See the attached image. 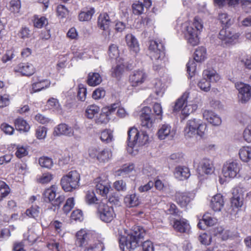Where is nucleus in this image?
I'll return each instance as SVG.
<instances>
[{"label":"nucleus","mask_w":251,"mask_h":251,"mask_svg":"<svg viewBox=\"0 0 251 251\" xmlns=\"http://www.w3.org/2000/svg\"><path fill=\"white\" fill-rule=\"evenodd\" d=\"M151 110L150 107H144L141 111V129L131 127L128 131L127 151L133 153V149L138 146L146 144L149 140L148 132L152 126L153 121L151 118ZM136 150V149H135Z\"/></svg>","instance_id":"1"},{"label":"nucleus","mask_w":251,"mask_h":251,"mask_svg":"<svg viewBox=\"0 0 251 251\" xmlns=\"http://www.w3.org/2000/svg\"><path fill=\"white\" fill-rule=\"evenodd\" d=\"M146 235L145 229L140 226H134L131 233L120 239V248L123 251H132L137 248Z\"/></svg>","instance_id":"2"},{"label":"nucleus","mask_w":251,"mask_h":251,"mask_svg":"<svg viewBox=\"0 0 251 251\" xmlns=\"http://www.w3.org/2000/svg\"><path fill=\"white\" fill-rule=\"evenodd\" d=\"M182 28L188 42L192 46L197 45L199 42L198 35L203 28L201 20L195 17L191 24L184 23Z\"/></svg>","instance_id":"3"},{"label":"nucleus","mask_w":251,"mask_h":251,"mask_svg":"<svg viewBox=\"0 0 251 251\" xmlns=\"http://www.w3.org/2000/svg\"><path fill=\"white\" fill-rule=\"evenodd\" d=\"M151 58L153 61V69L159 71L163 69L164 65L165 51L162 43L156 41H151L149 47Z\"/></svg>","instance_id":"4"},{"label":"nucleus","mask_w":251,"mask_h":251,"mask_svg":"<svg viewBox=\"0 0 251 251\" xmlns=\"http://www.w3.org/2000/svg\"><path fill=\"white\" fill-rule=\"evenodd\" d=\"M207 126L200 120L193 119L187 121L184 133L186 138H202L206 131Z\"/></svg>","instance_id":"5"},{"label":"nucleus","mask_w":251,"mask_h":251,"mask_svg":"<svg viewBox=\"0 0 251 251\" xmlns=\"http://www.w3.org/2000/svg\"><path fill=\"white\" fill-rule=\"evenodd\" d=\"M197 108V104L192 102L190 97V93L186 91L177 100L173 110L177 111L181 109L182 115L186 117L194 112Z\"/></svg>","instance_id":"6"},{"label":"nucleus","mask_w":251,"mask_h":251,"mask_svg":"<svg viewBox=\"0 0 251 251\" xmlns=\"http://www.w3.org/2000/svg\"><path fill=\"white\" fill-rule=\"evenodd\" d=\"M89 234H87L86 231L80 230L76 234V244L80 247L84 246L83 251H102L103 245L101 243L88 242L87 240Z\"/></svg>","instance_id":"7"},{"label":"nucleus","mask_w":251,"mask_h":251,"mask_svg":"<svg viewBox=\"0 0 251 251\" xmlns=\"http://www.w3.org/2000/svg\"><path fill=\"white\" fill-rule=\"evenodd\" d=\"M80 175L76 170L71 171L62 176L61 185L62 189L66 192H71L77 189L79 186Z\"/></svg>","instance_id":"8"},{"label":"nucleus","mask_w":251,"mask_h":251,"mask_svg":"<svg viewBox=\"0 0 251 251\" xmlns=\"http://www.w3.org/2000/svg\"><path fill=\"white\" fill-rule=\"evenodd\" d=\"M44 196L45 200H48L50 202L51 205L48 206V209L54 212L59 208L61 203L65 200V197L61 195H58L55 198L57 195L55 185H52L50 188L47 189L44 193Z\"/></svg>","instance_id":"9"},{"label":"nucleus","mask_w":251,"mask_h":251,"mask_svg":"<svg viewBox=\"0 0 251 251\" xmlns=\"http://www.w3.org/2000/svg\"><path fill=\"white\" fill-rule=\"evenodd\" d=\"M203 78L198 85L202 91L208 92L210 89V82H216L220 79V75L214 70L207 69L203 72Z\"/></svg>","instance_id":"10"},{"label":"nucleus","mask_w":251,"mask_h":251,"mask_svg":"<svg viewBox=\"0 0 251 251\" xmlns=\"http://www.w3.org/2000/svg\"><path fill=\"white\" fill-rule=\"evenodd\" d=\"M97 212L100 220L105 223L111 222L115 216L113 207L103 202L99 203Z\"/></svg>","instance_id":"11"},{"label":"nucleus","mask_w":251,"mask_h":251,"mask_svg":"<svg viewBox=\"0 0 251 251\" xmlns=\"http://www.w3.org/2000/svg\"><path fill=\"white\" fill-rule=\"evenodd\" d=\"M235 87L238 91L239 101L242 103L248 102L251 98V86L241 82H237Z\"/></svg>","instance_id":"12"},{"label":"nucleus","mask_w":251,"mask_h":251,"mask_svg":"<svg viewBox=\"0 0 251 251\" xmlns=\"http://www.w3.org/2000/svg\"><path fill=\"white\" fill-rule=\"evenodd\" d=\"M240 164L236 161H227L223 166L222 172L225 177L234 178L240 170Z\"/></svg>","instance_id":"13"},{"label":"nucleus","mask_w":251,"mask_h":251,"mask_svg":"<svg viewBox=\"0 0 251 251\" xmlns=\"http://www.w3.org/2000/svg\"><path fill=\"white\" fill-rule=\"evenodd\" d=\"M199 175L202 176L203 175H211L214 171V167L212 161L207 158H203L199 162L197 168Z\"/></svg>","instance_id":"14"},{"label":"nucleus","mask_w":251,"mask_h":251,"mask_svg":"<svg viewBox=\"0 0 251 251\" xmlns=\"http://www.w3.org/2000/svg\"><path fill=\"white\" fill-rule=\"evenodd\" d=\"M237 36L229 29H222L220 30L218 38L221 40L222 45L227 47L231 45L237 39Z\"/></svg>","instance_id":"15"},{"label":"nucleus","mask_w":251,"mask_h":251,"mask_svg":"<svg viewBox=\"0 0 251 251\" xmlns=\"http://www.w3.org/2000/svg\"><path fill=\"white\" fill-rule=\"evenodd\" d=\"M151 5V0H138L132 4L133 13L135 15H141L147 10Z\"/></svg>","instance_id":"16"},{"label":"nucleus","mask_w":251,"mask_h":251,"mask_svg":"<svg viewBox=\"0 0 251 251\" xmlns=\"http://www.w3.org/2000/svg\"><path fill=\"white\" fill-rule=\"evenodd\" d=\"M146 75L143 70L134 71L130 75L129 80L131 85L136 87L142 84L146 78Z\"/></svg>","instance_id":"17"},{"label":"nucleus","mask_w":251,"mask_h":251,"mask_svg":"<svg viewBox=\"0 0 251 251\" xmlns=\"http://www.w3.org/2000/svg\"><path fill=\"white\" fill-rule=\"evenodd\" d=\"M53 134L60 136L62 135L71 137L73 134V128L66 124H60L54 129Z\"/></svg>","instance_id":"18"},{"label":"nucleus","mask_w":251,"mask_h":251,"mask_svg":"<svg viewBox=\"0 0 251 251\" xmlns=\"http://www.w3.org/2000/svg\"><path fill=\"white\" fill-rule=\"evenodd\" d=\"M203 117L204 120L215 126H219L222 123L220 117L211 110H205L203 112Z\"/></svg>","instance_id":"19"},{"label":"nucleus","mask_w":251,"mask_h":251,"mask_svg":"<svg viewBox=\"0 0 251 251\" xmlns=\"http://www.w3.org/2000/svg\"><path fill=\"white\" fill-rule=\"evenodd\" d=\"M15 71L20 73L23 75L30 76L34 73L35 70L31 64L21 63L15 67Z\"/></svg>","instance_id":"20"},{"label":"nucleus","mask_w":251,"mask_h":251,"mask_svg":"<svg viewBox=\"0 0 251 251\" xmlns=\"http://www.w3.org/2000/svg\"><path fill=\"white\" fill-rule=\"evenodd\" d=\"M96 189L98 193L102 196H105L109 192L110 185L105 180H101L100 177L95 179Z\"/></svg>","instance_id":"21"},{"label":"nucleus","mask_w":251,"mask_h":251,"mask_svg":"<svg viewBox=\"0 0 251 251\" xmlns=\"http://www.w3.org/2000/svg\"><path fill=\"white\" fill-rule=\"evenodd\" d=\"M173 226L176 231L181 233L186 232L189 229V225L185 219L174 220Z\"/></svg>","instance_id":"22"},{"label":"nucleus","mask_w":251,"mask_h":251,"mask_svg":"<svg viewBox=\"0 0 251 251\" xmlns=\"http://www.w3.org/2000/svg\"><path fill=\"white\" fill-rule=\"evenodd\" d=\"M175 132L171 126L167 124L163 125L158 131V138L160 140L165 139L167 137L172 138Z\"/></svg>","instance_id":"23"},{"label":"nucleus","mask_w":251,"mask_h":251,"mask_svg":"<svg viewBox=\"0 0 251 251\" xmlns=\"http://www.w3.org/2000/svg\"><path fill=\"white\" fill-rule=\"evenodd\" d=\"M111 23L112 19H110L107 13H101L99 15L98 19V25L100 29L103 30L108 29Z\"/></svg>","instance_id":"24"},{"label":"nucleus","mask_w":251,"mask_h":251,"mask_svg":"<svg viewBox=\"0 0 251 251\" xmlns=\"http://www.w3.org/2000/svg\"><path fill=\"white\" fill-rule=\"evenodd\" d=\"M224 205V201L221 194H218L212 198L210 206L214 211H220Z\"/></svg>","instance_id":"25"},{"label":"nucleus","mask_w":251,"mask_h":251,"mask_svg":"<svg viewBox=\"0 0 251 251\" xmlns=\"http://www.w3.org/2000/svg\"><path fill=\"white\" fill-rule=\"evenodd\" d=\"M176 202L181 207L186 206L192 199L187 193L176 192L175 194Z\"/></svg>","instance_id":"26"},{"label":"nucleus","mask_w":251,"mask_h":251,"mask_svg":"<svg viewBox=\"0 0 251 251\" xmlns=\"http://www.w3.org/2000/svg\"><path fill=\"white\" fill-rule=\"evenodd\" d=\"M140 203L139 197L136 194L127 195L124 198V203L129 208L137 206Z\"/></svg>","instance_id":"27"},{"label":"nucleus","mask_w":251,"mask_h":251,"mask_svg":"<svg viewBox=\"0 0 251 251\" xmlns=\"http://www.w3.org/2000/svg\"><path fill=\"white\" fill-rule=\"evenodd\" d=\"M174 175L176 178L180 180L186 179L190 176L189 169L184 166L176 167L175 169Z\"/></svg>","instance_id":"28"},{"label":"nucleus","mask_w":251,"mask_h":251,"mask_svg":"<svg viewBox=\"0 0 251 251\" xmlns=\"http://www.w3.org/2000/svg\"><path fill=\"white\" fill-rule=\"evenodd\" d=\"M50 84V81L48 79H40L36 78V80L32 84L33 92H39L45 88H48Z\"/></svg>","instance_id":"29"},{"label":"nucleus","mask_w":251,"mask_h":251,"mask_svg":"<svg viewBox=\"0 0 251 251\" xmlns=\"http://www.w3.org/2000/svg\"><path fill=\"white\" fill-rule=\"evenodd\" d=\"M126 41L127 46L130 50L137 53L140 50L139 45L137 39L132 34H127L126 37Z\"/></svg>","instance_id":"30"},{"label":"nucleus","mask_w":251,"mask_h":251,"mask_svg":"<svg viewBox=\"0 0 251 251\" xmlns=\"http://www.w3.org/2000/svg\"><path fill=\"white\" fill-rule=\"evenodd\" d=\"M102 81V77L98 73H90L87 78V83L90 86H95L100 84Z\"/></svg>","instance_id":"31"},{"label":"nucleus","mask_w":251,"mask_h":251,"mask_svg":"<svg viewBox=\"0 0 251 251\" xmlns=\"http://www.w3.org/2000/svg\"><path fill=\"white\" fill-rule=\"evenodd\" d=\"M47 106L51 110L57 112L58 114L62 113L61 107L58 100L54 98L49 99L47 102Z\"/></svg>","instance_id":"32"},{"label":"nucleus","mask_w":251,"mask_h":251,"mask_svg":"<svg viewBox=\"0 0 251 251\" xmlns=\"http://www.w3.org/2000/svg\"><path fill=\"white\" fill-rule=\"evenodd\" d=\"M240 159L244 162H247L251 159V148L243 147L239 152Z\"/></svg>","instance_id":"33"},{"label":"nucleus","mask_w":251,"mask_h":251,"mask_svg":"<svg viewBox=\"0 0 251 251\" xmlns=\"http://www.w3.org/2000/svg\"><path fill=\"white\" fill-rule=\"evenodd\" d=\"M206 49L203 47H198L195 51L194 59L197 62H201L206 57Z\"/></svg>","instance_id":"34"},{"label":"nucleus","mask_w":251,"mask_h":251,"mask_svg":"<svg viewBox=\"0 0 251 251\" xmlns=\"http://www.w3.org/2000/svg\"><path fill=\"white\" fill-rule=\"evenodd\" d=\"M100 107L95 104L88 105L85 110V116L92 119L100 112Z\"/></svg>","instance_id":"35"},{"label":"nucleus","mask_w":251,"mask_h":251,"mask_svg":"<svg viewBox=\"0 0 251 251\" xmlns=\"http://www.w3.org/2000/svg\"><path fill=\"white\" fill-rule=\"evenodd\" d=\"M16 128L24 132H27L29 130L30 126L27 122L22 118H18L15 121Z\"/></svg>","instance_id":"36"},{"label":"nucleus","mask_w":251,"mask_h":251,"mask_svg":"<svg viewBox=\"0 0 251 251\" xmlns=\"http://www.w3.org/2000/svg\"><path fill=\"white\" fill-rule=\"evenodd\" d=\"M100 140L105 143H109L114 140L113 131L110 129H105L100 133Z\"/></svg>","instance_id":"37"},{"label":"nucleus","mask_w":251,"mask_h":251,"mask_svg":"<svg viewBox=\"0 0 251 251\" xmlns=\"http://www.w3.org/2000/svg\"><path fill=\"white\" fill-rule=\"evenodd\" d=\"M95 12V10L94 8H90L89 9L84 10L81 12L79 14V20L80 21H89L92 18V17Z\"/></svg>","instance_id":"38"},{"label":"nucleus","mask_w":251,"mask_h":251,"mask_svg":"<svg viewBox=\"0 0 251 251\" xmlns=\"http://www.w3.org/2000/svg\"><path fill=\"white\" fill-rule=\"evenodd\" d=\"M125 65L123 63L117 64L115 67L112 68L111 75L112 77L120 79L125 69Z\"/></svg>","instance_id":"39"},{"label":"nucleus","mask_w":251,"mask_h":251,"mask_svg":"<svg viewBox=\"0 0 251 251\" xmlns=\"http://www.w3.org/2000/svg\"><path fill=\"white\" fill-rule=\"evenodd\" d=\"M10 192V189L6 183L0 180V201L8 196Z\"/></svg>","instance_id":"40"},{"label":"nucleus","mask_w":251,"mask_h":251,"mask_svg":"<svg viewBox=\"0 0 251 251\" xmlns=\"http://www.w3.org/2000/svg\"><path fill=\"white\" fill-rule=\"evenodd\" d=\"M40 209V207L37 205L32 206L26 209L25 214L29 218L36 219L39 215Z\"/></svg>","instance_id":"41"},{"label":"nucleus","mask_w":251,"mask_h":251,"mask_svg":"<svg viewBox=\"0 0 251 251\" xmlns=\"http://www.w3.org/2000/svg\"><path fill=\"white\" fill-rule=\"evenodd\" d=\"M85 199L86 203L89 204L99 203H98L99 200L96 197L94 191H88L86 192Z\"/></svg>","instance_id":"42"},{"label":"nucleus","mask_w":251,"mask_h":251,"mask_svg":"<svg viewBox=\"0 0 251 251\" xmlns=\"http://www.w3.org/2000/svg\"><path fill=\"white\" fill-rule=\"evenodd\" d=\"M134 168V165L132 163L129 164H125L122 166V168L117 171V175L123 176L126 175L132 172Z\"/></svg>","instance_id":"43"},{"label":"nucleus","mask_w":251,"mask_h":251,"mask_svg":"<svg viewBox=\"0 0 251 251\" xmlns=\"http://www.w3.org/2000/svg\"><path fill=\"white\" fill-rule=\"evenodd\" d=\"M109 115L106 111L103 110L99 117L95 119L96 123L98 125L106 124L109 120Z\"/></svg>","instance_id":"44"},{"label":"nucleus","mask_w":251,"mask_h":251,"mask_svg":"<svg viewBox=\"0 0 251 251\" xmlns=\"http://www.w3.org/2000/svg\"><path fill=\"white\" fill-rule=\"evenodd\" d=\"M112 156V153L109 149H104L103 150L100 151L98 155V159L102 161H108Z\"/></svg>","instance_id":"45"},{"label":"nucleus","mask_w":251,"mask_h":251,"mask_svg":"<svg viewBox=\"0 0 251 251\" xmlns=\"http://www.w3.org/2000/svg\"><path fill=\"white\" fill-rule=\"evenodd\" d=\"M39 163L42 167L50 168L53 165L52 159L48 157L43 156L39 159Z\"/></svg>","instance_id":"46"},{"label":"nucleus","mask_w":251,"mask_h":251,"mask_svg":"<svg viewBox=\"0 0 251 251\" xmlns=\"http://www.w3.org/2000/svg\"><path fill=\"white\" fill-rule=\"evenodd\" d=\"M48 24L47 19L44 17H39L38 16H34V26L37 28H42L44 25Z\"/></svg>","instance_id":"47"},{"label":"nucleus","mask_w":251,"mask_h":251,"mask_svg":"<svg viewBox=\"0 0 251 251\" xmlns=\"http://www.w3.org/2000/svg\"><path fill=\"white\" fill-rule=\"evenodd\" d=\"M202 218L203 219V224L206 225L207 226H214L217 223V219L209 216L208 214H204Z\"/></svg>","instance_id":"48"},{"label":"nucleus","mask_w":251,"mask_h":251,"mask_svg":"<svg viewBox=\"0 0 251 251\" xmlns=\"http://www.w3.org/2000/svg\"><path fill=\"white\" fill-rule=\"evenodd\" d=\"M193 59L190 60L186 65L187 72L190 77H192L196 70V64Z\"/></svg>","instance_id":"49"},{"label":"nucleus","mask_w":251,"mask_h":251,"mask_svg":"<svg viewBox=\"0 0 251 251\" xmlns=\"http://www.w3.org/2000/svg\"><path fill=\"white\" fill-rule=\"evenodd\" d=\"M20 0H11L10 2V10L13 13H19L21 8Z\"/></svg>","instance_id":"50"},{"label":"nucleus","mask_w":251,"mask_h":251,"mask_svg":"<svg viewBox=\"0 0 251 251\" xmlns=\"http://www.w3.org/2000/svg\"><path fill=\"white\" fill-rule=\"evenodd\" d=\"M75 205L74 200L73 198H70L67 199L65 205L63 207V211L66 214L70 212Z\"/></svg>","instance_id":"51"},{"label":"nucleus","mask_w":251,"mask_h":251,"mask_svg":"<svg viewBox=\"0 0 251 251\" xmlns=\"http://www.w3.org/2000/svg\"><path fill=\"white\" fill-rule=\"evenodd\" d=\"M232 206L236 208L240 207L243 205V198L239 195H235L233 196L231 200Z\"/></svg>","instance_id":"52"},{"label":"nucleus","mask_w":251,"mask_h":251,"mask_svg":"<svg viewBox=\"0 0 251 251\" xmlns=\"http://www.w3.org/2000/svg\"><path fill=\"white\" fill-rule=\"evenodd\" d=\"M144 237L143 240L140 243H142V250L143 251H154V246L153 243L150 240H147L144 241Z\"/></svg>","instance_id":"53"},{"label":"nucleus","mask_w":251,"mask_h":251,"mask_svg":"<svg viewBox=\"0 0 251 251\" xmlns=\"http://www.w3.org/2000/svg\"><path fill=\"white\" fill-rule=\"evenodd\" d=\"M219 17L221 23L225 26H228L231 24L230 17L226 13H221Z\"/></svg>","instance_id":"54"},{"label":"nucleus","mask_w":251,"mask_h":251,"mask_svg":"<svg viewBox=\"0 0 251 251\" xmlns=\"http://www.w3.org/2000/svg\"><path fill=\"white\" fill-rule=\"evenodd\" d=\"M119 54V50L117 45L115 44L111 45L109 47L108 54L111 58H116Z\"/></svg>","instance_id":"55"},{"label":"nucleus","mask_w":251,"mask_h":251,"mask_svg":"<svg viewBox=\"0 0 251 251\" xmlns=\"http://www.w3.org/2000/svg\"><path fill=\"white\" fill-rule=\"evenodd\" d=\"M168 208L166 210V213L168 214H171L175 216L179 215L180 212L175 204L170 203L168 205Z\"/></svg>","instance_id":"56"},{"label":"nucleus","mask_w":251,"mask_h":251,"mask_svg":"<svg viewBox=\"0 0 251 251\" xmlns=\"http://www.w3.org/2000/svg\"><path fill=\"white\" fill-rule=\"evenodd\" d=\"M168 159L170 162L172 163L180 162L183 160V154L181 153H173L170 156Z\"/></svg>","instance_id":"57"},{"label":"nucleus","mask_w":251,"mask_h":251,"mask_svg":"<svg viewBox=\"0 0 251 251\" xmlns=\"http://www.w3.org/2000/svg\"><path fill=\"white\" fill-rule=\"evenodd\" d=\"M57 13L61 18L65 17L68 15L69 11L64 5H59L57 7Z\"/></svg>","instance_id":"58"},{"label":"nucleus","mask_w":251,"mask_h":251,"mask_svg":"<svg viewBox=\"0 0 251 251\" xmlns=\"http://www.w3.org/2000/svg\"><path fill=\"white\" fill-rule=\"evenodd\" d=\"M211 237L205 233L201 234L199 236V240L203 245H208L211 242Z\"/></svg>","instance_id":"59"},{"label":"nucleus","mask_w":251,"mask_h":251,"mask_svg":"<svg viewBox=\"0 0 251 251\" xmlns=\"http://www.w3.org/2000/svg\"><path fill=\"white\" fill-rule=\"evenodd\" d=\"M114 187L118 191H125L126 190V182L123 180H119L114 183Z\"/></svg>","instance_id":"60"},{"label":"nucleus","mask_w":251,"mask_h":251,"mask_svg":"<svg viewBox=\"0 0 251 251\" xmlns=\"http://www.w3.org/2000/svg\"><path fill=\"white\" fill-rule=\"evenodd\" d=\"M87 90L86 88L84 87L82 85H79L77 91V98L81 101H84L86 98Z\"/></svg>","instance_id":"61"},{"label":"nucleus","mask_w":251,"mask_h":251,"mask_svg":"<svg viewBox=\"0 0 251 251\" xmlns=\"http://www.w3.org/2000/svg\"><path fill=\"white\" fill-rule=\"evenodd\" d=\"M52 175L50 173H44L38 179V181L42 184L47 183L52 179Z\"/></svg>","instance_id":"62"},{"label":"nucleus","mask_w":251,"mask_h":251,"mask_svg":"<svg viewBox=\"0 0 251 251\" xmlns=\"http://www.w3.org/2000/svg\"><path fill=\"white\" fill-rule=\"evenodd\" d=\"M105 92L102 88H99L96 89L92 94V97L94 99L99 100L104 97Z\"/></svg>","instance_id":"63"},{"label":"nucleus","mask_w":251,"mask_h":251,"mask_svg":"<svg viewBox=\"0 0 251 251\" xmlns=\"http://www.w3.org/2000/svg\"><path fill=\"white\" fill-rule=\"evenodd\" d=\"M243 137L247 142H251V124L249 125L244 130Z\"/></svg>","instance_id":"64"}]
</instances>
